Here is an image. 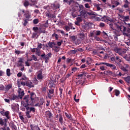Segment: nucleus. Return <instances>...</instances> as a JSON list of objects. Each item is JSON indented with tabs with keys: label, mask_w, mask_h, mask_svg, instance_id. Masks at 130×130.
I'll use <instances>...</instances> for the list:
<instances>
[{
	"label": "nucleus",
	"mask_w": 130,
	"mask_h": 130,
	"mask_svg": "<svg viewBox=\"0 0 130 130\" xmlns=\"http://www.w3.org/2000/svg\"><path fill=\"white\" fill-rule=\"evenodd\" d=\"M46 17H47L49 19H53V18H54V15L51 14L49 11H48L46 13Z\"/></svg>",
	"instance_id": "nucleus-13"
},
{
	"label": "nucleus",
	"mask_w": 130,
	"mask_h": 130,
	"mask_svg": "<svg viewBox=\"0 0 130 130\" xmlns=\"http://www.w3.org/2000/svg\"><path fill=\"white\" fill-rule=\"evenodd\" d=\"M92 54H93V55H98V52H97V51L93 50L92 51Z\"/></svg>",
	"instance_id": "nucleus-64"
},
{
	"label": "nucleus",
	"mask_w": 130,
	"mask_h": 130,
	"mask_svg": "<svg viewBox=\"0 0 130 130\" xmlns=\"http://www.w3.org/2000/svg\"><path fill=\"white\" fill-rule=\"evenodd\" d=\"M15 53L16 54H17V55H19V54H24V53H25V52H24V51H20V50H15Z\"/></svg>",
	"instance_id": "nucleus-20"
},
{
	"label": "nucleus",
	"mask_w": 130,
	"mask_h": 130,
	"mask_svg": "<svg viewBox=\"0 0 130 130\" xmlns=\"http://www.w3.org/2000/svg\"><path fill=\"white\" fill-rule=\"evenodd\" d=\"M26 115L27 118H30L31 117V116L30 115V112H29V111L26 112Z\"/></svg>",
	"instance_id": "nucleus-45"
},
{
	"label": "nucleus",
	"mask_w": 130,
	"mask_h": 130,
	"mask_svg": "<svg viewBox=\"0 0 130 130\" xmlns=\"http://www.w3.org/2000/svg\"><path fill=\"white\" fill-rule=\"evenodd\" d=\"M46 115H47L49 118H52V114H51V112L49 111L46 112Z\"/></svg>",
	"instance_id": "nucleus-21"
},
{
	"label": "nucleus",
	"mask_w": 130,
	"mask_h": 130,
	"mask_svg": "<svg viewBox=\"0 0 130 130\" xmlns=\"http://www.w3.org/2000/svg\"><path fill=\"white\" fill-rule=\"evenodd\" d=\"M78 37L79 39H81V40H85L86 38H87V37L85 35V34L83 32H80L78 34Z\"/></svg>",
	"instance_id": "nucleus-11"
},
{
	"label": "nucleus",
	"mask_w": 130,
	"mask_h": 130,
	"mask_svg": "<svg viewBox=\"0 0 130 130\" xmlns=\"http://www.w3.org/2000/svg\"><path fill=\"white\" fill-rule=\"evenodd\" d=\"M29 21H30V19H24V22L23 23V25L25 26L27 25V24H28V22H29Z\"/></svg>",
	"instance_id": "nucleus-41"
},
{
	"label": "nucleus",
	"mask_w": 130,
	"mask_h": 130,
	"mask_svg": "<svg viewBox=\"0 0 130 130\" xmlns=\"http://www.w3.org/2000/svg\"><path fill=\"white\" fill-rule=\"evenodd\" d=\"M59 121L61 124L63 123V118H62V116L61 115H59Z\"/></svg>",
	"instance_id": "nucleus-29"
},
{
	"label": "nucleus",
	"mask_w": 130,
	"mask_h": 130,
	"mask_svg": "<svg viewBox=\"0 0 130 130\" xmlns=\"http://www.w3.org/2000/svg\"><path fill=\"white\" fill-rule=\"evenodd\" d=\"M115 93L116 96H118L119 95V94H120V92L119 91V90H115Z\"/></svg>",
	"instance_id": "nucleus-53"
},
{
	"label": "nucleus",
	"mask_w": 130,
	"mask_h": 130,
	"mask_svg": "<svg viewBox=\"0 0 130 130\" xmlns=\"http://www.w3.org/2000/svg\"><path fill=\"white\" fill-rule=\"evenodd\" d=\"M0 124L1 125H4L5 124V121H4V120L2 118H0Z\"/></svg>",
	"instance_id": "nucleus-51"
},
{
	"label": "nucleus",
	"mask_w": 130,
	"mask_h": 130,
	"mask_svg": "<svg viewBox=\"0 0 130 130\" xmlns=\"http://www.w3.org/2000/svg\"><path fill=\"white\" fill-rule=\"evenodd\" d=\"M117 35H115L113 36L114 37V39L115 40V41H118V38H117Z\"/></svg>",
	"instance_id": "nucleus-61"
},
{
	"label": "nucleus",
	"mask_w": 130,
	"mask_h": 130,
	"mask_svg": "<svg viewBox=\"0 0 130 130\" xmlns=\"http://www.w3.org/2000/svg\"><path fill=\"white\" fill-rule=\"evenodd\" d=\"M117 29H118V31H121V32H122L123 35H125L126 36H128V33L125 32V31H126V27H125L123 25L117 26Z\"/></svg>",
	"instance_id": "nucleus-4"
},
{
	"label": "nucleus",
	"mask_w": 130,
	"mask_h": 130,
	"mask_svg": "<svg viewBox=\"0 0 130 130\" xmlns=\"http://www.w3.org/2000/svg\"><path fill=\"white\" fill-rule=\"evenodd\" d=\"M79 51L80 52H83L84 51V49L82 48H79L77 49V52Z\"/></svg>",
	"instance_id": "nucleus-63"
},
{
	"label": "nucleus",
	"mask_w": 130,
	"mask_h": 130,
	"mask_svg": "<svg viewBox=\"0 0 130 130\" xmlns=\"http://www.w3.org/2000/svg\"><path fill=\"white\" fill-rule=\"evenodd\" d=\"M10 126H11V128H12V129L17 130V126H16V125H15L14 122L10 123Z\"/></svg>",
	"instance_id": "nucleus-25"
},
{
	"label": "nucleus",
	"mask_w": 130,
	"mask_h": 130,
	"mask_svg": "<svg viewBox=\"0 0 130 130\" xmlns=\"http://www.w3.org/2000/svg\"><path fill=\"white\" fill-rule=\"evenodd\" d=\"M48 46L50 47V48H53V47L55 46L56 45V43L54 42H49L48 43Z\"/></svg>",
	"instance_id": "nucleus-17"
},
{
	"label": "nucleus",
	"mask_w": 130,
	"mask_h": 130,
	"mask_svg": "<svg viewBox=\"0 0 130 130\" xmlns=\"http://www.w3.org/2000/svg\"><path fill=\"white\" fill-rule=\"evenodd\" d=\"M21 12L24 14L23 16L25 17V19L30 20V18H31V14H30L29 11H25V10L23 9Z\"/></svg>",
	"instance_id": "nucleus-5"
},
{
	"label": "nucleus",
	"mask_w": 130,
	"mask_h": 130,
	"mask_svg": "<svg viewBox=\"0 0 130 130\" xmlns=\"http://www.w3.org/2000/svg\"><path fill=\"white\" fill-rule=\"evenodd\" d=\"M71 38L73 41H76V39H77V37L75 36H72Z\"/></svg>",
	"instance_id": "nucleus-52"
},
{
	"label": "nucleus",
	"mask_w": 130,
	"mask_h": 130,
	"mask_svg": "<svg viewBox=\"0 0 130 130\" xmlns=\"http://www.w3.org/2000/svg\"><path fill=\"white\" fill-rule=\"evenodd\" d=\"M32 56L33 60H35V61H37L38 60L37 57H36L35 55H32Z\"/></svg>",
	"instance_id": "nucleus-62"
},
{
	"label": "nucleus",
	"mask_w": 130,
	"mask_h": 130,
	"mask_svg": "<svg viewBox=\"0 0 130 130\" xmlns=\"http://www.w3.org/2000/svg\"><path fill=\"white\" fill-rule=\"evenodd\" d=\"M19 10H20V12H18V17L20 18L22 17V13H23V12L22 11H23V10H21V9H19Z\"/></svg>",
	"instance_id": "nucleus-44"
},
{
	"label": "nucleus",
	"mask_w": 130,
	"mask_h": 130,
	"mask_svg": "<svg viewBox=\"0 0 130 130\" xmlns=\"http://www.w3.org/2000/svg\"><path fill=\"white\" fill-rule=\"evenodd\" d=\"M52 37H55L56 40H58V35L55 34V33H53L52 35Z\"/></svg>",
	"instance_id": "nucleus-39"
},
{
	"label": "nucleus",
	"mask_w": 130,
	"mask_h": 130,
	"mask_svg": "<svg viewBox=\"0 0 130 130\" xmlns=\"http://www.w3.org/2000/svg\"><path fill=\"white\" fill-rule=\"evenodd\" d=\"M102 21L106 22L109 24V27L112 29V30H114V19L111 18L108 16H104L101 18Z\"/></svg>",
	"instance_id": "nucleus-2"
},
{
	"label": "nucleus",
	"mask_w": 130,
	"mask_h": 130,
	"mask_svg": "<svg viewBox=\"0 0 130 130\" xmlns=\"http://www.w3.org/2000/svg\"><path fill=\"white\" fill-rule=\"evenodd\" d=\"M11 88H12V85L11 84L7 85L6 86L5 91H6V92H8V91H9V90H10Z\"/></svg>",
	"instance_id": "nucleus-26"
},
{
	"label": "nucleus",
	"mask_w": 130,
	"mask_h": 130,
	"mask_svg": "<svg viewBox=\"0 0 130 130\" xmlns=\"http://www.w3.org/2000/svg\"><path fill=\"white\" fill-rule=\"evenodd\" d=\"M31 111H32V112H35V108L34 107H30L29 108V112H31Z\"/></svg>",
	"instance_id": "nucleus-46"
},
{
	"label": "nucleus",
	"mask_w": 130,
	"mask_h": 130,
	"mask_svg": "<svg viewBox=\"0 0 130 130\" xmlns=\"http://www.w3.org/2000/svg\"><path fill=\"white\" fill-rule=\"evenodd\" d=\"M123 20H124V21H128V20H129V16H124Z\"/></svg>",
	"instance_id": "nucleus-49"
},
{
	"label": "nucleus",
	"mask_w": 130,
	"mask_h": 130,
	"mask_svg": "<svg viewBox=\"0 0 130 130\" xmlns=\"http://www.w3.org/2000/svg\"><path fill=\"white\" fill-rule=\"evenodd\" d=\"M0 130H11L10 129V127L6 126V125H5L4 126L0 127Z\"/></svg>",
	"instance_id": "nucleus-34"
},
{
	"label": "nucleus",
	"mask_w": 130,
	"mask_h": 130,
	"mask_svg": "<svg viewBox=\"0 0 130 130\" xmlns=\"http://www.w3.org/2000/svg\"><path fill=\"white\" fill-rule=\"evenodd\" d=\"M64 115H66V117L68 118V119H70V120H73V118H72V115L70 114H68L67 112L64 113Z\"/></svg>",
	"instance_id": "nucleus-22"
},
{
	"label": "nucleus",
	"mask_w": 130,
	"mask_h": 130,
	"mask_svg": "<svg viewBox=\"0 0 130 130\" xmlns=\"http://www.w3.org/2000/svg\"><path fill=\"white\" fill-rule=\"evenodd\" d=\"M122 56L123 57V58H124V59L127 60V61H129V59L127 56H126V55H123Z\"/></svg>",
	"instance_id": "nucleus-55"
},
{
	"label": "nucleus",
	"mask_w": 130,
	"mask_h": 130,
	"mask_svg": "<svg viewBox=\"0 0 130 130\" xmlns=\"http://www.w3.org/2000/svg\"><path fill=\"white\" fill-rule=\"evenodd\" d=\"M34 24H38L39 23V20H38V19H35L33 21Z\"/></svg>",
	"instance_id": "nucleus-57"
},
{
	"label": "nucleus",
	"mask_w": 130,
	"mask_h": 130,
	"mask_svg": "<svg viewBox=\"0 0 130 130\" xmlns=\"http://www.w3.org/2000/svg\"><path fill=\"white\" fill-rule=\"evenodd\" d=\"M120 53H121V55H121V56H123V55L124 54V53H126V49L121 48Z\"/></svg>",
	"instance_id": "nucleus-30"
},
{
	"label": "nucleus",
	"mask_w": 130,
	"mask_h": 130,
	"mask_svg": "<svg viewBox=\"0 0 130 130\" xmlns=\"http://www.w3.org/2000/svg\"><path fill=\"white\" fill-rule=\"evenodd\" d=\"M25 86L28 88H33L34 87V84H33V83L28 79L25 84Z\"/></svg>",
	"instance_id": "nucleus-12"
},
{
	"label": "nucleus",
	"mask_w": 130,
	"mask_h": 130,
	"mask_svg": "<svg viewBox=\"0 0 130 130\" xmlns=\"http://www.w3.org/2000/svg\"><path fill=\"white\" fill-rule=\"evenodd\" d=\"M114 51L116 52V53H118L119 55H121V53H120L121 51V48H115L114 49Z\"/></svg>",
	"instance_id": "nucleus-16"
},
{
	"label": "nucleus",
	"mask_w": 130,
	"mask_h": 130,
	"mask_svg": "<svg viewBox=\"0 0 130 130\" xmlns=\"http://www.w3.org/2000/svg\"><path fill=\"white\" fill-rule=\"evenodd\" d=\"M108 67L111 68V69H112V70H114V71H116V70H117L116 68V66L112 64L109 63V66Z\"/></svg>",
	"instance_id": "nucleus-23"
},
{
	"label": "nucleus",
	"mask_w": 130,
	"mask_h": 130,
	"mask_svg": "<svg viewBox=\"0 0 130 130\" xmlns=\"http://www.w3.org/2000/svg\"><path fill=\"white\" fill-rule=\"evenodd\" d=\"M6 73H7V75L8 77H10V76H11V70H10V69H7Z\"/></svg>",
	"instance_id": "nucleus-42"
},
{
	"label": "nucleus",
	"mask_w": 130,
	"mask_h": 130,
	"mask_svg": "<svg viewBox=\"0 0 130 130\" xmlns=\"http://www.w3.org/2000/svg\"><path fill=\"white\" fill-rule=\"evenodd\" d=\"M94 39H95V40H96V41H102L101 39H100V38L97 37V36L94 37Z\"/></svg>",
	"instance_id": "nucleus-59"
},
{
	"label": "nucleus",
	"mask_w": 130,
	"mask_h": 130,
	"mask_svg": "<svg viewBox=\"0 0 130 130\" xmlns=\"http://www.w3.org/2000/svg\"><path fill=\"white\" fill-rule=\"evenodd\" d=\"M46 31L45 30H42L41 28H39V31H38V34H39V35H40V34H41V33H46Z\"/></svg>",
	"instance_id": "nucleus-36"
},
{
	"label": "nucleus",
	"mask_w": 130,
	"mask_h": 130,
	"mask_svg": "<svg viewBox=\"0 0 130 130\" xmlns=\"http://www.w3.org/2000/svg\"><path fill=\"white\" fill-rule=\"evenodd\" d=\"M96 36H99L101 34V31L100 30H95Z\"/></svg>",
	"instance_id": "nucleus-48"
},
{
	"label": "nucleus",
	"mask_w": 130,
	"mask_h": 130,
	"mask_svg": "<svg viewBox=\"0 0 130 130\" xmlns=\"http://www.w3.org/2000/svg\"><path fill=\"white\" fill-rule=\"evenodd\" d=\"M29 5V1H25L23 3V6H24L25 8H27Z\"/></svg>",
	"instance_id": "nucleus-35"
},
{
	"label": "nucleus",
	"mask_w": 130,
	"mask_h": 130,
	"mask_svg": "<svg viewBox=\"0 0 130 130\" xmlns=\"http://www.w3.org/2000/svg\"><path fill=\"white\" fill-rule=\"evenodd\" d=\"M107 74H109V75H110L111 76H113L114 75V73L112 72L111 71H107Z\"/></svg>",
	"instance_id": "nucleus-54"
},
{
	"label": "nucleus",
	"mask_w": 130,
	"mask_h": 130,
	"mask_svg": "<svg viewBox=\"0 0 130 130\" xmlns=\"http://www.w3.org/2000/svg\"><path fill=\"white\" fill-rule=\"evenodd\" d=\"M5 87L4 85H0V90L1 91H5Z\"/></svg>",
	"instance_id": "nucleus-50"
},
{
	"label": "nucleus",
	"mask_w": 130,
	"mask_h": 130,
	"mask_svg": "<svg viewBox=\"0 0 130 130\" xmlns=\"http://www.w3.org/2000/svg\"><path fill=\"white\" fill-rule=\"evenodd\" d=\"M37 78L38 80H42V79H43V75H42V72L38 73Z\"/></svg>",
	"instance_id": "nucleus-24"
},
{
	"label": "nucleus",
	"mask_w": 130,
	"mask_h": 130,
	"mask_svg": "<svg viewBox=\"0 0 130 130\" xmlns=\"http://www.w3.org/2000/svg\"><path fill=\"white\" fill-rule=\"evenodd\" d=\"M124 80L127 83V84H130V76H128L124 78Z\"/></svg>",
	"instance_id": "nucleus-32"
},
{
	"label": "nucleus",
	"mask_w": 130,
	"mask_h": 130,
	"mask_svg": "<svg viewBox=\"0 0 130 130\" xmlns=\"http://www.w3.org/2000/svg\"><path fill=\"white\" fill-rule=\"evenodd\" d=\"M79 13H80L81 16H85L86 15V11L84 10V6L82 5H79Z\"/></svg>",
	"instance_id": "nucleus-6"
},
{
	"label": "nucleus",
	"mask_w": 130,
	"mask_h": 130,
	"mask_svg": "<svg viewBox=\"0 0 130 130\" xmlns=\"http://www.w3.org/2000/svg\"><path fill=\"white\" fill-rule=\"evenodd\" d=\"M30 128L31 130H40L38 125H33L32 124L30 125Z\"/></svg>",
	"instance_id": "nucleus-15"
},
{
	"label": "nucleus",
	"mask_w": 130,
	"mask_h": 130,
	"mask_svg": "<svg viewBox=\"0 0 130 130\" xmlns=\"http://www.w3.org/2000/svg\"><path fill=\"white\" fill-rule=\"evenodd\" d=\"M26 103V105H24V107H25V109H26L27 111H29L28 110H29V109H30V108L29 107V105H32V104H28V103Z\"/></svg>",
	"instance_id": "nucleus-43"
},
{
	"label": "nucleus",
	"mask_w": 130,
	"mask_h": 130,
	"mask_svg": "<svg viewBox=\"0 0 130 130\" xmlns=\"http://www.w3.org/2000/svg\"><path fill=\"white\" fill-rule=\"evenodd\" d=\"M129 68V66H128V64H124V66L121 67V70H122L123 72L126 73V72H128Z\"/></svg>",
	"instance_id": "nucleus-10"
},
{
	"label": "nucleus",
	"mask_w": 130,
	"mask_h": 130,
	"mask_svg": "<svg viewBox=\"0 0 130 130\" xmlns=\"http://www.w3.org/2000/svg\"><path fill=\"white\" fill-rule=\"evenodd\" d=\"M28 80H29V78H27L26 76L23 75L22 78L20 79L22 86H26V83H27Z\"/></svg>",
	"instance_id": "nucleus-7"
},
{
	"label": "nucleus",
	"mask_w": 130,
	"mask_h": 130,
	"mask_svg": "<svg viewBox=\"0 0 130 130\" xmlns=\"http://www.w3.org/2000/svg\"><path fill=\"white\" fill-rule=\"evenodd\" d=\"M112 4L113 5H115V6H116V7H117L118 6H119V5H120V3H119V2H118L117 1H114Z\"/></svg>",
	"instance_id": "nucleus-40"
},
{
	"label": "nucleus",
	"mask_w": 130,
	"mask_h": 130,
	"mask_svg": "<svg viewBox=\"0 0 130 130\" xmlns=\"http://www.w3.org/2000/svg\"><path fill=\"white\" fill-rule=\"evenodd\" d=\"M18 92V94H19L18 98H19V99H22V98H23V97H24V95H25L24 90H22L21 91V88H19Z\"/></svg>",
	"instance_id": "nucleus-9"
},
{
	"label": "nucleus",
	"mask_w": 130,
	"mask_h": 130,
	"mask_svg": "<svg viewBox=\"0 0 130 130\" xmlns=\"http://www.w3.org/2000/svg\"><path fill=\"white\" fill-rule=\"evenodd\" d=\"M103 37H104V38H107V37H108V35L106 32H105V31H103Z\"/></svg>",
	"instance_id": "nucleus-56"
},
{
	"label": "nucleus",
	"mask_w": 130,
	"mask_h": 130,
	"mask_svg": "<svg viewBox=\"0 0 130 130\" xmlns=\"http://www.w3.org/2000/svg\"><path fill=\"white\" fill-rule=\"evenodd\" d=\"M38 34V32H33L31 36V38H36L37 39L38 38V36H39V35H37Z\"/></svg>",
	"instance_id": "nucleus-28"
},
{
	"label": "nucleus",
	"mask_w": 130,
	"mask_h": 130,
	"mask_svg": "<svg viewBox=\"0 0 130 130\" xmlns=\"http://www.w3.org/2000/svg\"><path fill=\"white\" fill-rule=\"evenodd\" d=\"M28 93H29V94L25 95L23 100H24L26 103L27 104H33L34 100L36 98V94L34 92H31L30 90L28 91Z\"/></svg>",
	"instance_id": "nucleus-1"
},
{
	"label": "nucleus",
	"mask_w": 130,
	"mask_h": 130,
	"mask_svg": "<svg viewBox=\"0 0 130 130\" xmlns=\"http://www.w3.org/2000/svg\"><path fill=\"white\" fill-rule=\"evenodd\" d=\"M121 61H122V60H121V59H120V57H119V56H116V57L115 63L117 64H119V63L121 62Z\"/></svg>",
	"instance_id": "nucleus-19"
},
{
	"label": "nucleus",
	"mask_w": 130,
	"mask_h": 130,
	"mask_svg": "<svg viewBox=\"0 0 130 130\" xmlns=\"http://www.w3.org/2000/svg\"><path fill=\"white\" fill-rule=\"evenodd\" d=\"M44 103H45V100H44V99L43 98H41L40 99V105L43 106V104H44Z\"/></svg>",
	"instance_id": "nucleus-27"
},
{
	"label": "nucleus",
	"mask_w": 130,
	"mask_h": 130,
	"mask_svg": "<svg viewBox=\"0 0 130 130\" xmlns=\"http://www.w3.org/2000/svg\"><path fill=\"white\" fill-rule=\"evenodd\" d=\"M22 83V81H21V79H18L17 80V86L18 88H21V85Z\"/></svg>",
	"instance_id": "nucleus-37"
},
{
	"label": "nucleus",
	"mask_w": 130,
	"mask_h": 130,
	"mask_svg": "<svg viewBox=\"0 0 130 130\" xmlns=\"http://www.w3.org/2000/svg\"><path fill=\"white\" fill-rule=\"evenodd\" d=\"M95 36H96L95 30H93V31H91L90 34V37L95 38Z\"/></svg>",
	"instance_id": "nucleus-33"
},
{
	"label": "nucleus",
	"mask_w": 130,
	"mask_h": 130,
	"mask_svg": "<svg viewBox=\"0 0 130 130\" xmlns=\"http://www.w3.org/2000/svg\"><path fill=\"white\" fill-rule=\"evenodd\" d=\"M9 114H10V112L9 111H6L4 113V114L3 115V116H6L7 119H5V121H7V119H10V116H9Z\"/></svg>",
	"instance_id": "nucleus-14"
},
{
	"label": "nucleus",
	"mask_w": 130,
	"mask_h": 130,
	"mask_svg": "<svg viewBox=\"0 0 130 130\" xmlns=\"http://www.w3.org/2000/svg\"><path fill=\"white\" fill-rule=\"evenodd\" d=\"M80 22H83V17L81 15H78L76 18V21L75 22V24L76 26H80Z\"/></svg>",
	"instance_id": "nucleus-8"
},
{
	"label": "nucleus",
	"mask_w": 130,
	"mask_h": 130,
	"mask_svg": "<svg viewBox=\"0 0 130 130\" xmlns=\"http://www.w3.org/2000/svg\"><path fill=\"white\" fill-rule=\"evenodd\" d=\"M64 29L66 30V31H70L71 30V28H70V26L66 25L64 26Z\"/></svg>",
	"instance_id": "nucleus-58"
},
{
	"label": "nucleus",
	"mask_w": 130,
	"mask_h": 130,
	"mask_svg": "<svg viewBox=\"0 0 130 130\" xmlns=\"http://www.w3.org/2000/svg\"><path fill=\"white\" fill-rule=\"evenodd\" d=\"M32 30L34 31V32L38 33V31L39 30V28H38V27L37 26L34 27L32 28Z\"/></svg>",
	"instance_id": "nucleus-38"
},
{
	"label": "nucleus",
	"mask_w": 130,
	"mask_h": 130,
	"mask_svg": "<svg viewBox=\"0 0 130 130\" xmlns=\"http://www.w3.org/2000/svg\"><path fill=\"white\" fill-rule=\"evenodd\" d=\"M41 57H43L45 59V63H48L49 59L51 57V53H48L47 54L45 55V53L41 55Z\"/></svg>",
	"instance_id": "nucleus-3"
},
{
	"label": "nucleus",
	"mask_w": 130,
	"mask_h": 130,
	"mask_svg": "<svg viewBox=\"0 0 130 130\" xmlns=\"http://www.w3.org/2000/svg\"><path fill=\"white\" fill-rule=\"evenodd\" d=\"M97 50H105V49L102 46H99L97 47Z\"/></svg>",
	"instance_id": "nucleus-47"
},
{
	"label": "nucleus",
	"mask_w": 130,
	"mask_h": 130,
	"mask_svg": "<svg viewBox=\"0 0 130 130\" xmlns=\"http://www.w3.org/2000/svg\"><path fill=\"white\" fill-rule=\"evenodd\" d=\"M9 98L11 101H13V100H16L18 99V96L15 94H12Z\"/></svg>",
	"instance_id": "nucleus-18"
},
{
	"label": "nucleus",
	"mask_w": 130,
	"mask_h": 130,
	"mask_svg": "<svg viewBox=\"0 0 130 130\" xmlns=\"http://www.w3.org/2000/svg\"><path fill=\"white\" fill-rule=\"evenodd\" d=\"M53 7L54 9H59L60 8V5L59 4H53Z\"/></svg>",
	"instance_id": "nucleus-31"
},
{
	"label": "nucleus",
	"mask_w": 130,
	"mask_h": 130,
	"mask_svg": "<svg viewBox=\"0 0 130 130\" xmlns=\"http://www.w3.org/2000/svg\"><path fill=\"white\" fill-rule=\"evenodd\" d=\"M49 93L50 94H53L54 93V89H49Z\"/></svg>",
	"instance_id": "nucleus-60"
}]
</instances>
